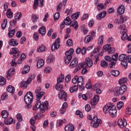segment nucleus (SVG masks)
Listing matches in <instances>:
<instances>
[{
  "mask_svg": "<svg viewBox=\"0 0 131 131\" xmlns=\"http://www.w3.org/2000/svg\"><path fill=\"white\" fill-rule=\"evenodd\" d=\"M111 49V46H110V45L107 44L103 46L102 51L103 52H107V51H110Z\"/></svg>",
  "mask_w": 131,
  "mask_h": 131,
  "instance_id": "obj_38",
  "label": "nucleus"
},
{
  "mask_svg": "<svg viewBox=\"0 0 131 131\" xmlns=\"http://www.w3.org/2000/svg\"><path fill=\"white\" fill-rule=\"evenodd\" d=\"M124 11H125L124 6L122 5H121L117 9V13L119 15H122V14L124 13Z\"/></svg>",
  "mask_w": 131,
  "mask_h": 131,
  "instance_id": "obj_19",
  "label": "nucleus"
},
{
  "mask_svg": "<svg viewBox=\"0 0 131 131\" xmlns=\"http://www.w3.org/2000/svg\"><path fill=\"white\" fill-rule=\"evenodd\" d=\"M39 100L40 99H37L36 104L33 107V110H34V111H36L37 110H38V109H39Z\"/></svg>",
  "mask_w": 131,
  "mask_h": 131,
  "instance_id": "obj_32",
  "label": "nucleus"
},
{
  "mask_svg": "<svg viewBox=\"0 0 131 131\" xmlns=\"http://www.w3.org/2000/svg\"><path fill=\"white\" fill-rule=\"evenodd\" d=\"M122 34L121 39L124 40V39H126V29H124V32H122Z\"/></svg>",
  "mask_w": 131,
  "mask_h": 131,
  "instance_id": "obj_54",
  "label": "nucleus"
},
{
  "mask_svg": "<svg viewBox=\"0 0 131 131\" xmlns=\"http://www.w3.org/2000/svg\"><path fill=\"white\" fill-rule=\"evenodd\" d=\"M21 17H22V13H21V12H16L15 14L14 18L15 20H18L20 19Z\"/></svg>",
  "mask_w": 131,
  "mask_h": 131,
  "instance_id": "obj_49",
  "label": "nucleus"
},
{
  "mask_svg": "<svg viewBox=\"0 0 131 131\" xmlns=\"http://www.w3.org/2000/svg\"><path fill=\"white\" fill-rule=\"evenodd\" d=\"M71 26L74 28V29H77L78 28V23L77 21L75 20L72 23Z\"/></svg>",
  "mask_w": 131,
  "mask_h": 131,
  "instance_id": "obj_40",
  "label": "nucleus"
},
{
  "mask_svg": "<svg viewBox=\"0 0 131 131\" xmlns=\"http://www.w3.org/2000/svg\"><path fill=\"white\" fill-rule=\"evenodd\" d=\"M10 25L12 27H15L16 26V25L17 24V20H16V18L14 19H12L10 21Z\"/></svg>",
  "mask_w": 131,
  "mask_h": 131,
  "instance_id": "obj_47",
  "label": "nucleus"
},
{
  "mask_svg": "<svg viewBox=\"0 0 131 131\" xmlns=\"http://www.w3.org/2000/svg\"><path fill=\"white\" fill-rule=\"evenodd\" d=\"M117 58H118V53H116V54L113 55L112 57L113 61H115V62L117 61Z\"/></svg>",
  "mask_w": 131,
  "mask_h": 131,
  "instance_id": "obj_64",
  "label": "nucleus"
},
{
  "mask_svg": "<svg viewBox=\"0 0 131 131\" xmlns=\"http://www.w3.org/2000/svg\"><path fill=\"white\" fill-rule=\"evenodd\" d=\"M103 113L107 114L108 113L110 116L114 118L116 117L117 114V110H116V106L112 103H107L104 106L103 108Z\"/></svg>",
  "mask_w": 131,
  "mask_h": 131,
  "instance_id": "obj_1",
  "label": "nucleus"
},
{
  "mask_svg": "<svg viewBox=\"0 0 131 131\" xmlns=\"http://www.w3.org/2000/svg\"><path fill=\"white\" fill-rule=\"evenodd\" d=\"M101 123H102V120L98 118L97 116H94L91 122L92 126L97 128V127H99V124H101Z\"/></svg>",
  "mask_w": 131,
  "mask_h": 131,
  "instance_id": "obj_4",
  "label": "nucleus"
},
{
  "mask_svg": "<svg viewBox=\"0 0 131 131\" xmlns=\"http://www.w3.org/2000/svg\"><path fill=\"white\" fill-rule=\"evenodd\" d=\"M30 70V67L29 66H25L24 68L23 71L21 72V74H26L28 73Z\"/></svg>",
  "mask_w": 131,
  "mask_h": 131,
  "instance_id": "obj_27",
  "label": "nucleus"
},
{
  "mask_svg": "<svg viewBox=\"0 0 131 131\" xmlns=\"http://www.w3.org/2000/svg\"><path fill=\"white\" fill-rule=\"evenodd\" d=\"M9 98V95H8V93L4 92L1 96V99H8Z\"/></svg>",
  "mask_w": 131,
  "mask_h": 131,
  "instance_id": "obj_55",
  "label": "nucleus"
},
{
  "mask_svg": "<svg viewBox=\"0 0 131 131\" xmlns=\"http://www.w3.org/2000/svg\"><path fill=\"white\" fill-rule=\"evenodd\" d=\"M60 18V13L56 12L54 15V20L55 21H57Z\"/></svg>",
  "mask_w": 131,
  "mask_h": 131,
  "instance_id": "obj_53",
  "label": "nucleus"
},
{
  "mask_svg": "<svg viewBox=\"0 0 131 131\" xmlns=\"http://www.w3.org/2000/svg\"><path fill=\"white\" fill-rule=\"evenodd\" d=\"M45 51H46V46L43 45L39 46V48L37 49V52H38V53H42V52H45Z\"/></svg>",
  "mask_w": 131,
  "mask_h": 131,
  "instance_id": "obj_26",
  "label": "nucleus"
},
{
  "mask_svg": "<svg viewBox=\"0 0 131 131\" xmlns=\"http://www.w3.org/2000/svg\"><path fill=\"white\" fill-rule=\"evenodd\" d=\"M127 81V78L123 77L119 79L118 81V82L119 84H122L123 83H125V82H126Z\"/></svg>",
  "mask_w": 131,
  "mask_h": 131,
  "instance_id": "obj_39",
  "label": "nucleus"
},
{
  "mask_svg": "<svg viewBox=\"0 0 131 131\" xmlns=\"http://www.w3.org/2000/svg\"><path fill=\"white\" fill-rule=\"evenodd\" d=\"M78 61H77V59L74 58L71 62L70 64V68H74V67H76L78 64H77Z\"/></svg>",
  "mask_w": 131,
  "mask_h": 131,
  "instance_id": "obj_14",
  "label": "nucleus"
},
{
  "mask_svg": "<svg viewBox=\"0 0 131 131\" xmlns=\"http://www.w3.org/2000/svg\"><path fill=\"white\" fill-rule=\"evenodd\" d=\"M79 15H80V12H77L72 15L71 18L73 20H76V19L78 18L79 17Z\"/></svg>",
  "mask_w": 131,
  "mask_h": 131,
  "instance_id": "obj_31",
  "label": "nucleus"
},
{
  "mask_svg": "<svg viewBox=\"0 0 131 131\" xmlns=\"http://www.w3.org/2000/svg\"><path fill=\"white\" fill-rule=\"evenodd\" d=\"M78 97L79 99H81V98H82V99H88L86 95L85 94H82V93H79Z\"/></svg>",
  "mask_w": 131,
  "mask_h": 131,
  "instance_id": "obj_57",
  "label": "nucleus"
},
{
  "mask_svg": "<svg viewBox=\"0 0 131 131\" xmlns=\"http://www.w3.org/2000/svg\"><path fill=\"white\" fill-rule=\"evenodd\" d=\"M38 33L41 34L42 36L46 34V27L43 26L41 27L39 30H38Z\"/></svg>",
  "mask_w": 131,
  "mask_h": 131,
  "instance_id": "obj_28",
  "label": "nucleus"
},
{
  "mask_svg": "<svg viewBox=\"0 0 131 131\" xmlns=\"http://www.w3.org/2000/svg\"><path fill=\"white\" fill-rule=\"evenodd\" d=\"M43 65H45V60L42 59H39L37 63V68H41Z\"/></svg>",
  "mask_w": 131,
  "mask_h": 131,
  "instance_id": "obj_20",
  "label": "nucleus"
},
{
  "mask_svg": "<svg viewBox=\"0 0 131 131\" xmlns=\"http://www.w3.org/2000/svg\"><path fill=\"white\" fill-rule=\"evenodd\" d=\"M63 23H64L66 25H70L71 24L70 17H69V16H67L66 18L63 20Z\"/></svg>",
  "mask_w": 131,
  "mask_h": 131,
  "instance_id": "obj_33",
  "label": "nucleus"
},
{
  "mask_svg": "<svg viewBox=\"0 0 131 131\" xmlns=\"http://www.w3.org/2000/svg\"><path fill=\"white\" fill-rule=\"evenodd\" d=\"M59 48H60V38H57L51 46V51L54 52L55 50H58Z\"/></svg>",
  "mask_w": 131,
  "mask_h": 131,
  "instance_id": "obj_6",
  "label": "nucleus"
},
{
  "mask_svg": "<svg viewBox=\"0 0 131 131\" xmlns=\"http://www.w3.org/2000/svg\"><path fill=\"white\" fill-rule=\"evenodd\" d=\"M39 109L41 113H45L46 110H49V106H45V103H43V102H41L39 100Z\"/></svg>",
  "mask_w": 131,
  "mask_h": 131,
  "instance_id": "obj_7",
  "label": "nucleus"
},
{
  "mask_svg": "<svg viewBox=\"0 0 131 131\" xmlns=\"http://www.w3.org/2000/svg\"><path fill=\"white\" fill-rule=\"evenodd\" d=\"M78 90V86L75 85L70 88V93H74V92H77Z\"/></svg>",
  "mask_w": 131,
  "mask_h": 131,
  "instance_id": "obj_29",
  "label": "nucleus"
},
{
  "mask_svg": "<svg viewBox=\"0 0 131 131\" xmlns=\"http://www.w3.org/2000/svg\"><path fill=\"white\" fill-rule=\"evenodd\" d=\"M7 92L8 93H14L15 92V88L13 87L12 85H9L7 88Z\"/></svg>",
  "mask_w": 131,
  "mask_h": 131,
  "instance_id": "obj_37",
  "label": "nucleus"
},
{
  "mask_svg": "<svg viewBox=\"0 0 131 131\" xmlns=\"http://www.w3.org/2000/svg\"><path fill=\"white\" fill-rule=\"evenodd\" d=\"M104 41V36L101 35L98 40V44L99 45V47L100 46H102L103 45V42Z\"/></svg>",
  "mask_w": 131,
  "mask_h": 131,
  "instance_id": "obj_34",
  "label": "nucleus"
},
{
  "mask_svg": "<svg viewBox=\"0 0 131 131\" xmlns=\"http://www.w3.org/2000/svg\"><path fill=\"white\" fill-rule=\"evenodd\" d=\"M16 117L18 122H21V121L23 120V118H22V116L20 114H17Z\"/></svg>",
  "mask_w": 131,
  "mask_h": 131,
  "instance_id": "obj_56",
  "label": "nucleus"
},
{
  "mask_svg": "<svg viewBox=\"0 0 131 131\" xmlns=\"http://www.w3.org/2000/svg\"><path fill=\"white\" fill-rule=\"evenodd\" d=\"M127 89V88L125 85L116 87L114 90V95L116 97H118L119 95H123Z\"/></svg>",
  "mask_w": 131,
  "mask_h": 131,
  "instance_id": "obj_3",
  "label": "nucleus"
},
{
  "mask_svg": "<svg viewBox=\"0 0 131 131\" xmlns=\"http://www.w3.org/2000/svg\"><path fill=\"white\" fill-rule=\"evenodd\" d=\"M63 80H64V75L61 74L59 77L58 78L57 80V83L55 86L56 90H61V89H62L63 85L60 83L63 82Z\"/></svg>",
  "mask_w": 131,
  "mask_h": 131,
  "instance_id": "obj_5",
  "label": "nucleus"
},
{
  "mask_svg": "<svg viewBox=\"0 0 131 131\" xmlns=\"http://www.w3.org/2000/svg\"><path fill=\"white\" fill-rule=\"evenodd\" d=\"M100 65L101 67H103V68H106L107 66H108V63L106 62L105 60H102L100 62Z\"/></svg>",
  "mask_w": 131,
  "mask_h": 131,
  "instance_id": "obj_50",
  "label": "nucleus"
},
{
  "mask_svg": "<svg viewBox=\"0 0 131 131\" xmlns=\"http://www.w3.org/2000/svg\"><path fill=\"white\" fill-rule=\"evenodd\" d=\"M64 130L66 131H73L74 130V126L72 124H69L65 126Z\"/></svg>",
  "mask_w": 131,
  "mask_h": 131,
  "instance_id": "obj_18",
  "label": "nucleus"
},
{
  "mask_svg": "<svg viewBox=\"0 0 131 131\" xmlns=\"http://www.w3.org/2000/svg\"><path fill=\"white\" fill-rule=\"evenodd\" d=\"M111 74L113 76H116L117 77L118 75H119V71L117 70H112L111 72Z\"/></svg>",
  "mask_w": 131,
  "mask_h": 131,
  "instance_id": "obj_41",
  "label": "nucleus"
},
{
  "mask_svg": "<svg viewBox=\"0 0 131 131\" xmlns=\"http://www.w3.org/2000/svg\"><path fill=\"white\" fill-rule=\"evenodd\" d=\"M76 115H79L80 118H82L83 117V115L82 114V113L79 110H77V111H76Z\"/></svg>",
  "mask_w": 131,
  "mask_h": 131,
  "instance_id": "obj_59",
  "label": "nucleus"
},
{
  "mask_svg": "<svg viewBox=\"0 0 131 131\" xmlns=\"http://www.w3.org/2000/svg\"><path fill=\"white\" fill-rule=\"evenodd\" d=\"M99 102V99H92L91 100V104L92 106H95Z\"/></svg>",
  "mask_w": 131,
  "mask_h": 131,
  "instance_id": "obj_48",
  "label": "nucleus"
},
{
  "mask_svg": "<svg viewBox=\"0 0 131 131\" xmlns=\"http://www.w3.org/2000/svg\"><path fill=\"white\" fill-rule=\"evenodd\" d=\"M118 124L121 128H123V127H124V126H126L127 121H126V120L124 118L123 119V121H122V119H120L118 121Z\"/></svg>",
  "mask_w": 131,
  "mask_h": 131,
  "instance_id": "obj_11",
  "label": "nucleus"
},
{
  "mask_svg": "<svg viewBox=\"0 0 131 131\" xmlns=\"http://www.w3.org/2000/svg\"><path fill=\"white\" fill-rule=\"evenodd\" d=\"M1 114L3 118H7L9 116V113L7 111H2Z\"/></svg>",
  "mask_w": 131,
  "mask_h": 131,
  "instance_id": "obj_36",
  "label": "nucleus"
},
{
  "mask_svg": "<svg viewBox=\"0 0 131 131\" xmlns=\"http://www.w3.org/2000/svg\"><path fill=\"white\" fill-rule=\"evenodd\" d=\"M13 13L12 12L11 9H9L7 10L6 16L9 19H12V18H13Z\"/></svg>",
  "mask_w": 131,
  "mask_h": 131,
  "instance_id": "obj_21",
  "label": "nucleus"
},
{
  "mask_svg": "<svg viewBox=\"0 0 131 131\" xmlns=\"http://www.w3.org/2000/svg\"><path fill=\"white\" fill-rule=\"evenodd\" d=\"M6 83V79L2 76H0V85H5Z\"/></svg>",
  "mask_w": 131,
  "mask_h": 131,
  "instance_id": "obj_42",
  "label": "nucleus"
},
{
  "mask_svg": "<svg viewBox=\"0 0 131 131\" xmlns=\"http://www.w3.org/2000/svg\"><path fill=\"white\" fill-rule=\"evenodd\" d=\"M118 60L121 62L122 61H126V55L124 54L120 55L119 56Z\"/></svg>",
  "mask_w": 131,
  "mask_h": 131,
  "instance_id": "obj_30",
  "label": "nucleus"
},
{
  "mask_svg": "<svg viewBox=\"0 0 131 131\" xmlns=\"http://www.w3.org/2000/svg\"><path fill=\"white\" fill-rule=\"evenodd\" d=\"M68 107V104L67 102H64L62 104L61 108H60L59 112L60 114L63 115L65 112H66V109Z\"/></svg>",
  "mask_w": 131,
  "mask_h": 131,
  "instance_id": "obj_12",
  "label": "nucleus"
},
{
  "mask_svg": "<svg viewBox=\"0 0 131 131\" xmlns=\"http://www.w3.org/2000/svg\"><path fill=\"white\" fill-rule=\"evenodd\" d=\"M100 49H101V46H97L96 48L94 49L93 51V54H97V53H99Z\"/></svg>",
  "mask_w": 131,
  "mask_h": 131,
  "instance_id": "obj_62",
  "label": "nucleus"
},
{
  "mask_svg": "<svg viewBox=\"0 0 131 131\" xmlns=\"http://www.w3.org/2000/svg\"><path fill=\"white\" fill-rule=\"evenodd\" d=\"M85 110L87 112H90V111L92 110V108H91V105H90V104H86L85 106Z\"/></svg>",
  "mask_w": 131,
  "mask_h": 131,
  "instance_id": "obj_63",
  "label": "nucleus"
},
{
  "mask_svg": "<svg viewBox=\"0 0 131 131\" xmlns=\"http://www.w3.org/2000/svg\"><path fill=\"white\" fill-rule=\"evenodd\" d=\"M74 50L73 49H70L69 51H66L65 55L66 56H72V54H73Z\"/></svg>",
  "mask_w": 131,
  "mask_h": 131,
  "instance_id": "obj_45",
  "label": "nucleus"
},
{
  "mask_svg": "<svg viewBox=\"0 0 131 131\" xmlns=\"http://www.w3.org/2000/svg\"><path fill=\"white\" fill-rule=\"evenodd\" d=\"M72 60V55H66L64 57V63L68 65Z\"/></svg>",
  "mask_w": 131,
  "mask_h": 131,
  "instance_id": "obj_17",
  "label": "nucleus"
},
{
  "mask_svg": "<svg viewBox=\"0 0 131 131\" xmlns=\"http://www.w3.org/2000/svg\"><path fill=\"white\" fill-rule=\"evenodd\" d=\"M104 8V5H103V4L102 3H100L97 6V10L98 11H101V10H103Z\"/></svg>",
  "mask_w": 131,
  "mask_h": 131,
  "instance_id": "obj_58",
  "label": "nucleus"
},
{
  "mask_svg": "<svg viewBox=\"0 0 131 131\" xmlns=\"http://www.w3.org/2000/svg\"><path fill=\"white\" fill-rule=\"evenodd\" d=\"M27 85H28V83H27L26 81H23L21 82V84H20L21 88H27Z\"/></svg>",
  "mask_w": 131,
  "mask_h": 131,
  "instance_id": "obj_61",
  "label": "nucleus"
},
{
  "mask_svg": "<svg viewBox=\"0 0 131 131\" xmlns=\"http://www.w3.org/2000/svg\"><path fill=\"white\" fill-rule=\"evenodd\" d=\"M43 95H45V93L43 92H40L39 93H37V94H36L37 99H41L43 96Z\"/></svg>",
  "mask_w": 131,
  "mask_h": 131,
  "instance_id": "obj_51",
  "label": "nucleus"
},
{
  "mask_svg": "<svg viewBox=\"0 0 131 131\" xmlns=\"http://www.w3.org/2000/svg\"><path fill=\"white\" fill-rule=\"evenodd\" d=\"M123 105H124V104L123 103V102H122V101H120V102H118L117 105L118 109H119V110H120V109H121V108H122V107H123Z\"/></svg>",
  "mask_w": 131,
  "mask_h": 131,
  "instance_id": "obj_52",
  "label": "nucleus"
},
{
  "mask_svg": "<svg viewBox=\"0 0 131 131\" xmlns=\"http://www.w3.org/2000/svg\"><path fill=\"white\" fill-rule=\"evenodd\" d=\"M62 6H63V5H62V3H59V5L57 6V7H56V11H57V12L59 13V12H60V11H61V9H62Z\"/></svg>",
  "mask_w": 131,
  "mask_h": 131,
  "instance_id": "obj_60",
  "label": "nucleus"
},
{
  "mask_svg": "<svg viewBox=\"0 0 131 131\" xmlns=\"http://www.w3.org/2000/svg\"><path fill=\"white\" fill-rule=\"evenodd\" d=\"M85 63L87 67H92L93 66V60L90 57H86L85 59Z\"/></svg>",
  "mask_w": 131,
  "mask_h": 131,
  "instance_id": "obj_16",
  "label": "nucleus"
},
{
  "mask_svg": "<svg viewBox=\"0 0 131 131\" xmlns=\"http://www.w3.org/2000/svg\"><path fill=\"white\" fill-rule=\"evenodd\" d=\"M93 37L91 35H88L84 39V42L85 43H89L92 40Z\"/></svg>",
  "mask_w": 131,
  "mask_h": 131,
  "instance_id": "obj_43",
  "label": "nucleus"
},
{
  "mask_svg": "<svg viewBox=\"0 0 131 131\" xmlns=\"http://www.w3.org/2000/svg\"><path fill=\"white\" fill-rule=\"evenodd\" d=\"M39 5V4H38V0H34L33 6V10H36Z\"/></svg>",
  "mask_w": 131,
  "mask_h": 131,
  "instance_id": "obj_46",
  "label": "nucleus"
},
{
  "mask_svg": "<svg viewBox=\"0 0 131 131\" xmlns=\"http://www.w3.org/2000/svg\"><path fill=\"white\" fill-rule=\"evenodd\" d=\"M32 21L33 23H35V22H37V20H38V16L36 14H33L31 16Z\"/></svg>",
  "mask_w": 131,
  "mask_h": 131,
  "instance_id": "obj_35",
  "label": "nucleus"
},
{
  "mask_svg": "<svg viewBox=\"0 0 131 131\" xmlns=\"http://www.w3.org/2000/svg\"><path fill=\"white\" fill-rule=\"evenodd\" d=\"M106 15H107V12L103 11L102 12H100V13H99V14L96 16V18L98 20H101V19H103V18H105Z\"/></svg>",
  "mask_w": 131,
  "mask_h": 131,
  "instance_id": "obj_15",
  "label": "nucleus"
},
{
  "mask_svg": "<svg viewBox=\"0 0 131 131\" xmlns=\"http://www.w3.org/2000/svg\"><path fill=\"white\" fill-rule=\"evenodd\" d=\"M4 122L5 124L7 125H9V124H12L13 123V118H10L8 120H5Z\"/></svg>",
  "mask_w": 131,
  "mask_h": 131,
  "instance_id": "obj_44",
  "label": "nucleus"
},
{
  "mask_svg": "<svg viewBox=\"0 0 131 131\" xmlns=\"http://www.w3.org/2000/svg\"><path fill=\"white\" fill-rule=\"evenodd\" d=\"M12 51L10 52V55H13V59H17L18 57H19V54H20V51H19V50L17 48H12Z\"/></svg>",
  "mask_w": 131,
  "mask_h": 131,
  "instance_id": "obj_8",
  "label": "nucleus"
},
{
  "mask_svg": "<svg viewBox=\"0 0 131 131\" xmlns=\"http://www.w3.org/2000/svg\"><path fill=\"white\" fill-rule=\"evenodd\" d=\"M33 99V94L30 91L28 92L25 95L24 99Z\"/></svg>",
  "mask_w": 131,
  "mask_h": 131,
  "instance_id": "obj_24",
  "label": "nucleus"
},
{
  "mask_svg": "<svg viewBox=\"0 0 131 131\" xmlns=\"http://www.w3.org/2000/svg\"><path fill=\"white\" fill-rule=\"evenodd\" d=\"M54 61H55V57H54V55L51 54L48 57L47 63H53Z\"/></svg>",
  "mask_w": 131,
  "mask_h": 131,
  "instance_id": "obj_25",
  "label": "nucleus"
},
{
  "mask_svg": "<svg viewBox=\"0 0 131 131\" xmlns=\"http://www.w3.org/2000/svg\"><path fill=\"white\" fill-rule=\"evenodd\" d=\"M72 82L74 84L77 83V86L80 88L81 91L84 90V86H82L83 84V77L75 76L72 79Z\"/></svg>",
  "mask_w": 131,
  "mask_h": 131,
  "instance_id": "obj_2",
  "label": "nucleus"
},
{
  "mask_svg": "<svg viewBox=\"0 0 131 131\" xmlns=\"http://www.w3.org/2000/svg\"><path fill=\"white\" fill-rule=\"evenodd\" d=\"M25 103L26 104L25 106V108L26 109H30L31 107H32V105L31 104H32L33 99H24Z\"/></svg>",
  "mask_w": 131,
  "mask_h": 131,
  "instance_id": "obj_9",
  "label": "nucleus"
},
{
  "mask_svg": "<svg viewBox=\"0 0 131 131\" xmlns=\"http://www.w3.org/2000/svg\"><path fill=\"white\" fill-rule=\"evenodd\" d=\"M8 30L9 31L8 33V37L9 38H12L15 34V32H16V30L15 29H11V27H9L8 29Z\"/></svg>",
  "mask_w": 131,
  "mask_h": 131,
  "instance_id": "obj_13",
  "label": "nucleus"
},
{
  "mask_svg": "<svg viewBox=\"0 0 131 131\" xmlns=\"http://www.w3.org/2000/svg\"><path fill=\"white\" fill-rule=\"evenodd\" d=\"M9 43L10 46H12L13 47L18 46V41L15 39H11L9 41Z\"/></svg>",
  "mask_w": 131,
  "mask_h": 131,
  "instance_id": "obj_22",
  "label": "nucleus"
},
{
  "mask_svg": "<svg viewBox=\"0 0 131 131\" xmlns=\"http://www.w3.org/2000/svg\"><path fill=\"white\" fill-rule=\"evenodd\" d=\"M15 73V69L14 68H12L10 69L7 72V77H11L12 75H14Z\"/></svg>",
  "mask_w": 131,
  "mask_h": 131,
  "instance_id": "obj_23",
  "label": "nucleus"
},
{
  "mask_svg": "<svg viewBox=\"0 0 131 131\" xmlns=\"http://www.w3.org/2000/svg\"><path fill=\"white\" fill-rule=\"evenodd\" d=\"M60 91L59 93H58V98L59 99H68V95H67V93L64 91V90H61L62 89H58L57 91Z\"/></svg>",
  "mask_w": 131,
  "mask_h": 131,
  "instance_id": "obj_10",
  "label": "nucleus"
}]
</instances>
